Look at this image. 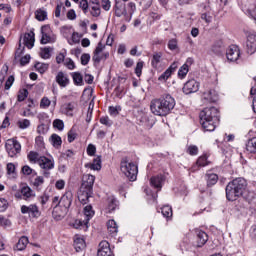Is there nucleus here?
I'll return each instance as SVG.
<instances>
[{
    "label": "nucleus",
    "mask_w": 256,
    "mask_h": 256,
    "mask_svg": "<svg viewBox=\"0 0 256 256\" xmlns=\"http://www.w3.org/2000/svg\"><path fill=\"white\" fill-rule=\"evenodd\" d=\"M249 192L247 191V180L245 178H235L226 186V198L228 201H237L238 198L243 197V199L249 198Z\"/></svg>",
    "instance_id": "f257e3e1"
},
{
    "label": "nucleus",
    "mask_w": 256,
    "mask_h": 256,
    "mask_svg": "<svg viewBox=\"0 0 256 256\" xmlns=\"http://www.w3.org/2000/svg\"><path fill=\"white\" fill-rule=\"evenodd\" d=\"M150 109L154 115L165 117L175 109V98L166 94L158 99L151 101Z\"/></svg>",
    "instance_id": "f03ea898"
},
{
    "label": "nucleus",
    "mask_w": 256,
    "mask_h": 256,
    "mask_svg": "<svg viewBox=\"0 0 256 256\" xmlns=\"http://www.w3.org/2000/svg\"><path fill=\"white\" fill-rule=\"evenodd\" d=\"M200 125L204 131H215L217 123H219V110L215 107L204 108L200 112Z\"/></svg>",
    "instance_id": "7ed1b4c3"
},
{
    "label": "nucleus",
    "mask_w": 256,
    "mask_h": 256,
    "mask_svg": "<svg viewBox=\"0 0 256 256\" xmlns=\"http://www.w3.org/2000/svg\"><path fill=\"white\" fill-rule=\"evenodd\" d=\"M73 203V192L71 191H67L64 195H62V197L59 200V214L58 216L60 218H63L64 216L67 215V213H69V207H71V204Z\"/></svg>",
    "instance_id": "20e7f679"
},
{
    "label": "nucleus",
    "mask_w": 256,
    "mask_h": 256,
    "mask_svg": "<svg viewBox=\"0 0 256 256\" xmlns=\"http://www.w3.org/2000/svg\"><path fill=\"white\" fill-rule=\"evenodd\" d=\"M14 197L19 200L31 201V199H35V191L31 189L29 186H22L16 193Z\"/></svg>",
    "instance_id": "39448f33"
},
{
    "label": "nucleus",
    "mask_w": 256,
    "mask_h": 256,
    "mask_svg": "<svg viewBox=\"0 0 256 256\" xmlns=\"http://www.w3.org/2000/svg\"><path fill=\"white\" fill-rule=\"evenodd\" d=\"M5 147L9 157H16L21 153V143L15 139L7 140Z\"/></svg>",
    "instance_id": "423d86ee"
},
{
    "label": "nucleus",
    "mask_w": 256,
    "mask_h": 256,
    "mask_svg": "<svg viewBox=\"0 0 256 256\" xmlns=\"http://www.w3.org/2000/svg\"><path fill=\"white\" fill-rule=\"evenodd\" d=\"M254 199L253 193H248V198H244V200L240 201L237 205L238 211L241 213H253V208H251V201Z\"/></svg>",
    "instance_id": "0eeeda50"
},
{
    "label": "nucleus",
    "mask_w": 256,
    "mask_h": 256,
    "mask_svg": "<svg viewBox=\"0 0 256 256\" xmlns=\"http://www.w3.org/2000/svg\"><path fill=\"white\" fill-rule=\"evenodd\" d=\"M226 57L228 61L235 63V61H239V57H241V50H239V46L231 45L226 51Z\"/></svg>",
    "instance_id": "6e6552de"
},
{
    "label": "nucleus",
    "mask_w": 256,
    "mask_h": 256,
    "mask_svg": "<svg viewBox=\"0 0 256 256\" xmlns=\"http://www.w3.org/2000/svg\"><path fill=\"white\" fill-rule=\"evenodd\" d=\"M21 213L23 215H30L31 217H39L41 215V212L39 211V207L37 204H30L29 206L27 205H22L21 206Z\"/></svg>",
    "instance_id": "1a4fd4ad"
},
{
    "label": "nucleus",
    "mask_w": 256,
    "mask_h": 256,
    "mask_svg": "<svg viewBox=\"0 0 256 256\" xmlns=\"http://www.w3.org/2000/svg\"><path fill=\"white\" fill-rule=\"evenodd\" d=\"M199 91V82L195 79L188 80L183 87V93L185 95H191V93H197Z\"/></svg>",
    "instance_id": "9d476101"
},
{
    "label": "nucleus",
    "mask_w": 256,
    "mask_h": 256,
    "mask_svg": "<svg viewBox=\"0 0 256 256\" xmlns=\"http://www.w3.org/2000/svg\"><path fill=\"white\" fill-rule=\"evenodd\" d=\"M75 109H77V103L76 102H68L64 103L60 111L63 113V115H67V117H73V113L75 112Z\"/></svg>",
    "instance_id": "9b49d317"
},
{
    "label": "nucleus",
    "mask_w": 256,
    "mask_h": 256,
    "mask_svg": "<svg viewBox=\"0 0 256 256\" xmlns=\"http://www.w3.org/2000/svg\"><path fill=\"white\" fill-rule=\"evenodd\" d=\"M93 185H95V176L91 174L84 175L81 189H85L87 191H93Z\"/></svg>",
    "instance_id": "f8f14e48"
},
{
    "label": "nucleus",
    "mask_w": 256,
    "mask_h": 256,
    "mask_svg": "<svg viewBox=\"0 0 256 256\" xmlns=\"http://www.w3.org/2000/svg\"><path fill=\"white\" fill-rule=\"evenodd\" d=\"M42 38L40 42L42 45H47V43H53V38H51V27L49 25L42 26L41 28Z\"/></svg>",
    "instance_id": "ddd939ff"
},
{
    "label": "nucleus",
    "mask_w": 256,
    "mask_h": 256,
    "mask_svg": "<svg viewBox=\"0 0 256 256\" xmlns=\"http://www.w3.org/2000/svg\"><path fill=\"white\" fill-rule=\"evenodd\" d=\"M56 83L59 85V87H67L71 81L69 80V75L63 71H59L55 77Z\"/></svg>",
    "instance_id": "4468645a"
},
{
    "label": "nucleus",
    "mask_w": 256,
    "mask_h": 256,
    "mask_svg": "<svg viewBox=\"0 0 256 256\" xmlns=\"http://www.w3.org/2000/svg\"><path fill=\"white\" fill-rule=\"evenodd\" d=\"M97 256H113V252H111L109 242L104 240L99 243Z\"/></svg>",
    "instance_id": "2eb2a0df"
},
{
    "label": "nucleus",
    "mask_w": 256,
    "mask_h": 256,
    "mask_svg": "<svg viewBox=\"0 0 256 256\" xmlns=\"http://www.w3.org/2000/svg\"><path fill=\"white\" fill-rule=\"evenodd\" d=\"M38 165L44 171H51V169L55 168V162L45 156H41Z\"/></svg>",
    "instance_id": "dca6fc26"
},
{
    "label": "nucleus",
    "mask_w": 256,
    "mask_h": 256,
    "mask_svg": "<svg viewBox=\"0 0 256 256\" xmlns=\"http://www.w3.org/2000/svg\"><path fill=\"white\" fill-rule=\"evenodd\" d=\"M92 195L93 191L80 188V191L78 192V200L80 201V203H82V205H87Z\"/></svg>",
    "instance_id": "f3484780"
},
{
    "label": "nucleus",
    "mask_w": 256,
    "mask_h": 256,
    "mask_svg": "<svg viewBox=\"0 0 256 256\" xmlns=\"http://www.w3.org/2000/svg\"><path fill=\"white\" fill-rule=\"evenodd\" d=\"M23 44L28 49H33V47L35 46V32L31 31L25 33L23 37Z\"/></svg>",
    "instance_id": "a211bd4d"
},
{
    "label": "nucleus",
    "mask_w": 256,
    "mask_h": 256,
    "mask_svg": "<svg viewBox=\"0 0 256 256\" xmlns=\"http://www.w3.org/2000/svg\"><path fill=\"white\" fill-rule=\"evenodd\" d=\"M246 47L250 55H253V53H255L256 51V35L255 34L248 35Z\"/></svg>",
    "instance_id": "6ab92c4d"
},
{
    "label": "nucleus",
    "mask_w": 256,
    "mask_h": 256,
    "mask_svg": "<svg viewBox=\"0 0 256 256\" xmlns=\"http://www.w3.org/2000/svg\"><path fill=\"white\" fill-rule=\"evenodd\" d=\"M103 49H105V45L103 43L99 42L96 49L94 50L92 60L94 63H101V59H103V56L101 53H103Z\"/></svg>",
    "instance_id": "aec40b11"
},
{
    "label": "nucleus",
    "mask_w": 256,
    "mask_h": 256,
    "mask_svg": "<svg viewBox=\"0 0 256 256\" xmlns=\"http://www.w3.org/2000/svg\"><path fill=\"white\" fill-rule=\"evenodd\" d=\"M163 181H165V177H163V175L153 176L150 179V184L152 187H155V189L161 190L163 187Z\"/></svg>",
    "instance_id": "412c9836"
},
{
    "label": "nucleus",
    "mask_w": 256,
    "mask_h": 256,
    "mask_svg": "<svg viewBox=\"0 0 256 256\" xmlns=\"http://www.w3.org/2000/svg\"><path fill=\"white\" fill-rule=\"evenodd\" d=\"M196 235H197V247H203V245H205L209 239V237L207 236V233L201 230H197Z\"/></svg>",
    "instance_id": "4be33fe9"
},
{
    "label": "nucleus",
    "mask_w": 256,
    "mask_h": 256,
    "mask_svg": "<svg viewBox=\"0 0 256 256\" xmlns=\"http://www.w3.org/2000/svg\"><path fill=\"white\" fill-rule=\"evenodd\" d=\"M175 69H177V62H174L172 65H170V67L159 76V81H167V79L171 77Z\"/></svg>",
    "instance_id": "5701e85b"
},
{
    "label": "nucleus",
    "mask_w": 256,
    "mask_h": 256,
    "mask_svg": "<svg viewBox=\"0 0 256 256\" xmlns=\"http://www.w3.org/2000/svg\"><path fill=\"white\" fill-rule=\"evenodd\" d=\"M137 175H139V166L137 164H129V181H137Z\"/></svg>",
    "instance_id": "b1692460"
},
{
    "label": "nucleus",
    "mask_w": 256,
    "mask_h": 256,
    "mask_svg": "<svg viewBox=\"0 0 256 256\" xmlns=\"http://www.w3.org/2000/svg\"><path fill=\"white\" fill-rule=\"evenodd\" d=\"M85 167L92 171H101V156L94 158L93 163L85 164Z\"/></svg>",
    "instance_id": "393cba45"
},
{
    "label": "nucleus",
    "mask_w": 256,
    "mask_h": 256,
    "mask_svg": "<svg viewBox=\"0 0 256 256\" xmlns=\"http://www.w3.org/2000/svg\"><path fill=\"white\" fill-rule=\"evenodd\" d=\"M71 225L74 229H80V230L83 229L85 231L89 229V222H87L86 220L84 221L75 220Z\"/></svg>",
    "instance_id": "a878e982"
},
{
    "label": "nucleus",
    "mask_w": 256,
    "mask_h": 256,
    "mask_svg": "<svg viewBox=\"0 0 256 256\" xmlns=\"http://www.w3.org/2000/svg\"><path fill=\"white\" fill-rule=\"evenodd\" d=\"M71 77L73 79L74 85H77L78 87L85 85L83 82V75H81L79 72H72Z\"/></svg>",
    "instance_id": "bb28decb"
},
{
    "label": "nucleus",
    "mask_w": 256,
    "mask_h": 256,
    "mask_svg": "<svg viewBox=\"0 0 256 256\" xmlns=\"http://www.w3.org/2000/svg\"><path fill=\"white\" fill-rule=\"evenodd\" d=\"M29 245V238L22 236L16 244L17 251H23Z\"/></svg>",
    "instance_id": "cd10ccee"
},
{
    "label": "nucleus",
    "mask_w": 256,
    "mask_h": 256,
    "mask_svg": "<svg viewBox=\"0 0 256 256\" xmlns=\"http://www.w3.org/2000/svg\"><path fill=\"white\" fill-rule=\"evenodd\" d=\"M84 215H85V219L87 221V223H89V221H91V219H93V215H95V211L93 210V206L91 205H87L84 207Z\"/></svg>",
    "instance_id": "c85d7f7f"
},
{
    "label": "nucleus",
    "mask_w": 256,
    "mask_h": 256,
    "mask_svg": "<svg viewBox=\"0 0 256 256\" xmlns=\"http://www.w3.org/2000/svg\"><path fill=\"white\" fill-rule=\"evenodd\" d=\"M107 229L110 235H117V231H118L117 222H115V220H109L107 222Z\"/></svg>",
    "instance_id": "c756f323"
},
{
    "label": "nucleus",
    "mask_w": 256,
    "mask_h": 256,
    "mask_svg": "<svg viewBox=\"0 0 256 256\" xmlns=\"http://www.w3.org/2000/svg\"><path fill=\"white\" fill-rule=\"evenodd\" d=\"M50 142L55 147V149H59L61 147L63 140H61L60 136L57 134H52L50 137Z\"/></svg>",
    "instance_id": "7c9ffc66"
},
{
    "label": "nucleus",
    "mask_w": 256,
    "mask_h": 256,
    "mask_svg": "<svg viewBox=\"0 0 256 256\" xmlns=\"http://www.w3.org/2000/svg\"><path fill=\"white\" fill-rule=\"evenodd\" d=\"M93 4L94 5L91 7L90 13L92 17H99V15H101V7L99 6V2L94 0Z\"/></svg>",
    "instance_id": "2f4dec72"
},
{
    "label": "nucleus",
    "mask_w": 256,
    "mask_h": 256,
    "mask_svg": "<svg viewBox=\"0 0 256 256\" xmlns=\"http://www.w3.org/2000/svg\"><path fill=\"white\" fill-rule=\"evenodd\" d=\"M120 170H121V173H123V175H125L126 177H129V175H128V173H129V159L124 158L121 161Z\"/></svg>",
    "instance_id": "473e14b6"
},
{
    "label": "nucleus",
    "mask_w": 256,
    "mask_h": 256,
    "mask_svg": "<svg viewBox=\"0 0 256 256\" xmlns=\"http://www.w3.org/2000/svg\"><path fill=\"white\" fill-rule=\"evenodd\" d=\"M28 160L30 161V163H38L41 160V155H39V153L35 152V151H30L27 155Z\"/></svg>",
    "instance_id": "72a5a7b5"
},
{
    "label": "nucleus",
    "mask_w": 256,
    "mask_h": 256,
    "mask_svg": "<svg viewBox=\"0 0 256 256\" xmlns=\"http://www.w3.org/2000/svg\"><path fill=\"white\" fill-rule=\"evenodd\" d=\"M161 57H163V54L161 52L153 54L151 65L154 69H157V67H159V63H161Z\"/></svg>",
    "instance_id": "f704fd0d"
},
{
    "label": "nucleus",
    "mask_w": 256,
    "mask_h": 256,
    "mask_svg": "<svg viewBox=\"0 0 256 256\" xmlns=\"http://www.w3.org/2000/svg\"><path fill=\"white\" fill-rule=\"evenodd\" d=\"M74 247L77 252L82 251V249H85V240L83 238H75L74 239Z\"/></svg>",
    "instance_id": "c9c22d12"
},
{
    "label": "nucleus",
    "mask_w": 256,
    "mask_h": 256,
    "mask_svg": "<svg viewBox=\"0 0 256 256\" xmlns=\"http://www.w3.org/2000/svg\"><path fill=\"white\" fill-rule=\"evenodd\" d=\"M163 217H166V219H171L173 217V208L169 205H165L161 208Z\"/></svg>",
    "instance_id": "e433bc0d"
},
{
    "label": "nucleus",
    "mask_w": 256,
    "mask_h": 256,
    "mask_svg": "<svg viewBox=\"0 0 256 256\" xmlns=\"http://www.w3.org/2000/svg\"><path fill=\"white\" fill-rule=\"evenodd\" d=\"M204 99H207V101H211L212 103H215L217 101V92L215 90H210L206 93H204Z\"/></svg>",
    "instance_id": "4c0bfd02"
},
{
    "label": "nucleus",
    "mask_w": 256,
    "mask_h": 256,
    "mask_svg": "<svg viewBox=\"0 0 256 256\" xmlns=\"http://www.w3.org/2000/svg\"><path fill=\"white\" fill-rule=\"evenodd\" d=\"M53 51V48L51 47H45L40 49V57L42 59H51V52Z\"/></svg>",
    "instance_id": "58836bf2"
},
{
    "label": "nucleus",
    "mask_w": 256,
    "mask_h": 256,
    "mask_svg": "<svg viewBox=\"0 0 256 256\" xmlns=\"http://www.w3.org/2000/svg\"><path fill=\"white\" fill-rule=\"evenodd\" d=\"M206 178L208 187H212V185H215L219 181L217 174H206Z\"/></svg>",
    "instance_id": "ea45409f"
},
{
    "label": "nucleus",
    "mask_w": 256,
    "mask_h": 256,
    "mask_svg": "<svg viewBox=\"0 0 256 256\" xmlns=\"http://www.w3.org/2000/svg\"><path fill=\"white\" fill-rule=\"evenodd\" d=\"M246 149L249 151V153H256V137L248 140Z\"/></svg>",
    "instance_id": "a19ab883"
},
{
    "label": "nucleus",
    "mask_w": 256,
    "mask_h": 256,
    "mask_svg": "<svg viewBox=\"0 0 256 256\" xmlns=\"http://www.w3.org/2000/svg\"><path fill=\"white\" fill-rule=\"evenodd\" d=\"M115 209H117V200L114 198H109L108 205L106 208L107 213H113Z\"/></svg>",
    "instance_id": "79ce46f5"
},
{
    "label": "nucleus",
    "mask_w": 256,
    "mask_h": 256,
    "mask_svg": "<svg viewBox=\"0 0 256 256\" xmlns=\"http://www.w3.org/2000/svg\"><path fill=\"white\" fill-rule=\"evenodd\" d=\"M34 67H35L36 71L40 72L41 75H43V73H45L47 71V69H49V64L37 62L34 65Z\"/></svg>",
    "instance_id": "37998d69"
},
{
    "label": "nucleus",
    "mask_w": 256,
    "mask_h": 256,
    "mask_svg": "<svg viewBox=\"0 0 256 256\" xmlns=\"http://www.w3.org/2000/svg\"><path fill=\"white\" fill-rule=\"evenodd\" d=\"M35 17L37 21H45L47 19V12L43 9H38L35 12Z\"/></svg>",
    "instance_id": "c03bdc74"
},
{
    "label": "nucleus",
    "mask_w": 256,
    "mask_h": 256,
    "mask_svg": "<svg viewBox=\"0 0 256 256\" xmlns=\"http://www.w3.org/2000/svg\"><path fill=\"white\" fill-rule=\"evenodd\" d=\"M19 129H29L31 127V121L29 119H22L17 122Z\"/></svg>",
    "instance_id": "a18cd8bd"
},
{
    "label": "nucleus",
    "mask_w": 256,
    "mask_h": 256,
    "mask_svg": "<svg viewBox=\"0 0 256 256\" xmlns=\"http://www.w3.org/2000/svg\"><path fill=\"white\" fill-rule=\"evenodd\" d=\"M43 183H45V179L43 178V176H38L34 179L33 186L35 187V189H37V191H39Z\"/></svg>",
    "instance_id": "49530a36"
},
{
    "label": "nucleus",
    "mask_w": 256,
    "mask_h": 256,
    "mask_svg": "<svg viewBox=\"0 0 256 256\" xmlns=\"http://www.w3.org/2000/svg\"><path fill=\"white\" fill-rule=\"evenodd\" d=\"M187 73H189V66L187 64H184L178 71V77H180V79H183Z\"/></svg>",
    "instance_id": "de8ad7c7"
},
{
    "label": "nucleus",
    "mask_w": 256,
    "mask_h": 256,
    "mask_svg": "<svg viewBox=\"0 0 256 256\" xmlns=\"http://www.w3.org/2000/svg\"><path fill=\"white\" fill-rule=\"evenodd\" d=\"M53 127H55V129H58V131H63V129L65 128V123H63V120L61 119H56L53 121Z\"/></svg>",
    "instance_id": "09e8293b"
},
{
    "label": "nucleus",
    "mask_w": 256,
    "mask_h": 256,
    "mask_svg": "<svg viewBox=\"0 0 256 256\" xmlns=\"http://www.w3.org/2000/svg\"><path fill=\"white\" fill-rule=\"evenodd\" d=\"M143 65H145V62L143 61H140L136 64L135 75H137L138 77H140L141 74L143 73Z\"/></svg>",
    "instance_id": "8fccbe9b"
},
{
    "label": "nucleus",
    "mask_w": 256,
    "mask_h": 256,
    "mask_svg": "<svg viewBox=\"0 0 256 256\" xmlns=\"http://www.w3.org/2000/svg\"><path fill=\"white\" fill-rule=\"evenodd\" d=\"M8 207H9V202H7V199L0 198V213L7 211Z\"/></svg>",
    "instance_id": "3c124183"
},
{
    "label": "nucleus",
    "mask_w": 256,
    "mask_h": 256,
    "mask_svg": "<svg viewBox=\"0 0 256 256\" xmlns=\"http://www.w3.org/2000/svg\"><path fill=\"white\" fill-rule=\"evenodd\" d=\"M65 57H67V51L66 50H64V52H60L56 56V63H58V65H61V63H63L65 61Z\"/></svg>",
    "instance_id": "603ef678"
},
{
    "label": "nucleus",
    "mask_w": 256,
    "mask_h": 256,
    "mask_svg": "<svg viewBox=\"0 0 256 256\" xmlns=\"http://www.w3.org/2000/svg\"><path fill=\"white\" fill-rule=\"evenodd\" d=\"M27 95H29V92L27 89L20 90L18 93V101L21 103L22 101H25L27 99Z\"/></svg>",
    "instance_id": "864d4df0"
},
{
    "label": "nucleus",
    "mask_w": 256,
    "mask_h": 256,
    "mask_svg": "<svg viewBox=\"0 0 256 256\" xmlns=\"http://www.w3.org/2000/svg\"><path fill=\"white\" fill-rule=\"evenodd\" d=\"M64 65L70 71H73V69H75V62L71 58H66L65 62H64Z\"/></svg>",
    "instance_id": "5fc2aeb1"
},
{
    "label": "nucleus",
    "mask_w": 256,
    "mask_h": 256,
    "mask_svg": "<svg viewBox=\"0 0 256 256\" xmlns=\"http://www.w3.org/2000/svg\"><path fill=\"white\" fill-rule=\"evenodd\" d=\"M39 202L42 206V209H45V206L49 202V195L43 194L42 196L39 197Z\"/></svg>",
    "instance_id": "6e6d98bb"
},
{
    "label": "nucleus",
    "mask_w": 256,
    "mask_h": 256,
    "mask_svg": "<svg viewBox=\"0 0 256 256\" xmlns=\"http://www.w3.org/2000/svg\"><path fill=\"white\" fill-rule=\"evenodd\" d=\"M13 83H15V77L9 76L5 82V90L9 91V89H11V87L13 86Z\"/></svg>",
    "instance_id": "4d7b16f0"
},
{
    "label": "nucleus",
    "mask_w": 256,
    "mask_h": 256,
    "mask_svg": "<svg viewBox=\"0 0 256 256\" xmlns=\"http://www.w3.org/2000/svg\"><path fill=\"white\" fill-rule=\"evenodd\" d=\"M198 167H205L206 165H209V162L207 161V156H201L197 160Z\"/></svg>",
    "instance_id": "13d9d810"
},
{
    "label": "nucleus",
    "mask_w": 256,
    "mask_h": 256,
    "mask_svg": "<svg viewBox=\"0 0 256 256\" xmlns=\"http://www.w3.org/2000/svg\"><path fill=\"white\" fill-rule=\"evenodd\" d=\"M0 227H11V220L0 215Z\"/></svg>",
    "instance_id": "bf43d9fd"
},
{
    "label": "nucleus",
    "mask_w": 256,
    "mask_h": 256,
    "mask_svg": "<svg viewBox=\"0 0 256 256\" xmlns=\"http://www.w3.org/2000/svg\"><path fill=\"white\" fill-rule=\"evenodd\" d=\"M77 139V132H75V129L72 128L71 130H69L68 132V142L69 143H73V141Z\"/></svg>",
    "instance_id": "052dcab7"
},
{
    "label": "nucleus",
    "mask_w": 256,
    "mask_h": 256,
    "mask_svg": "<svg viewBox=\"0 0 256 256\" xmlns=\"http://www.w3.org/2000/svg\"><path fill=\"white\" fill-rule=\"evenodd\" d=\"M51 105V100L47 97H43L40 102V107L42 109H47Z\"/></svg>",
    "instance_id": "680f3d73"
},
{
    "label": "nucleus",
    "mask_w": 256,
    "mask_h": 256,
    "mask_svg": "<svg viewBox=\"0 0 256 256\" xmlns=\"http://www.w3.org/2000/svg\"><path fill=\"white\" fill-rule=\"evenodd\" d=\"M95 153H97V147H95L93 144H89L87 147V155L93 157L95 156Z\"/></svg>",
    "instance_id": "e2e57ef3"
},
{
    "label": "nucleus",
    "mask_w": 256,
    "mask_h": 256,
    "mask_svg": "<svg viewBox=\"0 0 256 256\" xmlns=\"http://www.w3.org/2000/svg\"><path fill=\"white\" fill-rule=\"evenodd\" d=\"M59 201H61V198H59V196H55V197L52 199V204L55 205V207H54V213H59V209H60Z\"/></svg>",
    "instance_id": "0e129e2a"
},
{
    "label": "nucleus",
    "mask_w": 256,
    "mask_h": 256,
    "mask_svg": "<svg viewBox=\"0 0 256 256\" xmlns=\"http://www.w3.org/2000/svg\"><path fill=\"white\" fill-rule=\"evenodd\" d=\"M100 123L106 127H111V125H113V122L107 116L101 117Z\"/></svg>",
    "instance_id": "69168bd1"
},
{
    "label": "nucleus",
    "mask_w": 256,
    "mask_h": 256,
    "mask_svg": "<svg viewBox=\"0 0 256 256\" xmlns=\"http://www.w3.org/2000/svg\"><path fill=\"white\" fill-rule=\"evenodd\" d=\"M89 61H91V55H89V54H82V56H81V64L82 65H88Z\"/></svg>",
    "instance_id": "338daca9"
},
{
    "label": "nucleus",
    "mask_w": 256,
    "mask_h": 256,
    "mask_svg": "<svg viewBox=\"0 0 256 256\" xmlns=\"http://www.w3.org/2000/svg\"><path fill=\"white\" fill-rule=\"evenodd\" d=\"M168 48L170 49V51H175V49H177V39L169 40Z\"/></svg>",
    "instance_id": "774afa93"
}]
</instances>
